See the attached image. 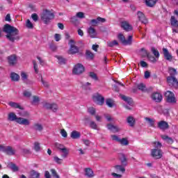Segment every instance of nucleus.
<instances>
[{
  "mask_svg": "<svg viewBox=\"0 0 178 178\" xmlns=\"http://www.w3.org/2000/svg\"><path fill=\"white\" fill-rule=\"evenodd\" d=\"M8 120L10 122H16V123L22 126H30V120L29 119L22 117L17 118V115L13 112L8 113Z\"/></svg>",
  "mask_w": 178,
  "mask_h": 178,
  "instance_id": "2",
  "label": "nucleus"
},
{
  "mask_svg": "<svg viewBox=\"0 0 178 178\" xmlns=\"http://www.w3.org/2000/svg\"><path fill=\"white\" fill-rule=\"evenodd\" d=\"M34 149L36 151V152H38L41 150V146L40 145V143L38 142H35L34 143Z\"/></svg>",
  "mask_w": 178,
  "mask_h": 178,
  "instance_id": "50",
  "label": "nucleus"
},
{
  "mask_svg": "<svg viewBox=\"0 0 178 178\" xmlns=\"http://www.w3.org/2000/svg\"><path fill=\"white\" fill-rule=\"evenodd\" d=\"M89 76L90 77V79H92V80H95V81H98V76H97V74H95V72H89Z\"/></svg>",
  "mask_w": 178,
  "mask_h": 178,
  "instance_id": "41",
  "label": "nucleus"
},
{
  "mask_svg": "<svg viewBox=\"0 0 178 178\" xmlns=\"http://www.w3.org/2000/svg\"><path fill=\"white\" fill-rule=\"evenodd\" d=\"M121 157L120 158V161L121 162V165L122 166H127V157L124 154H121Z\"/></svg>",
  "mask_w": 178,
  "mask_h": 178,
  "instance_id": "26",
  "label": "nucleus"
},
{
  "mask_svg": "<svg viewBox=\"0 0 178 178\" xmlns=\"http://www.w3.org/2000/svg\"><path fill=\"white\" fill-rule=\"evenodd\" d=\"M8 105L11 106V108H15V109H20L21 111H23V109H24V108H23L22 106H20V104L16 102H10L8 103Z\"/></svg>",
  "mask_w": 178,
  "mask_h": 178,
  "instance_id": "25",
  "label": "nucleus"
},
{
  "mask_svg": "<svg viewBox=\"0 0 178 178\" xmlns=\"http://www.w3.org/2000/svg\"><path fill=\"white\" fill-rule=\"evenodd\" d=\"M121 98L123 101H124V102H127L128 105H133V99L131 97L122 95Z\"/></svg>",
  "mask_w": 178,
  "mask_h": 178,
  "instance_id": "24",
  "label": "nucleus"
},
{
  "mask_svg": "<svg viewBox=\"0 0 178 178\" xmlns=\"http://www.w3.org/2000/svg\"><path fill=\"white\" fill-rule=\"evenodd\" d=\"M158 127L161 130L165 131V130H168V129H169V124L165 121H161L158 123Z\"/></svg>",
  "mask_w": 178,
  "mask_h": 178,
  "instance_id": "18",
  "label": "nucleus"
},
{
  "mask_svg": "<svg viewBox=\"0 0 178 178\" xmlns=\"http://www.w3.org/2000/svg\"><path fill=\"white\" fill-rule=\"evenodd\" d=\"M108 47H115V45H119V43L117 40H113L112 42H107Z\"/></svg>",
  "mask_w": 178,
  "mask_h": 178,
  "instance_id": "48",
  "label": "nucleus"
},
{
  "mask_svg": "<svg viewBox=\"0 0 178 178\" xmlns=\"http://www.w3.org/2000/svg\"><path fill=\"white\" fill-rule=\"evenodd\" d=\"M157 154H156V159H160V158H162V150L161 149H159L158 148H161V147H162V144L159 142H157Z\"/></svg>",
  "mask_w": 178,
  "mask_h": 178,
  "instance_id": "27",
  "label": "nucleus"
},
{
  "mask_svg": "<svg viewBox=\"0 0 178 178\" xmlns=\"http://www.w3.org/2000/svg\"><path fill=\"white\" fill-rule=\"evenodd\" d=\"M106 104L108 105L109 108L113 107V103L112 102V99H106Z\"/></svg>",
  "mask_w": 178,
  "mask_h": 178,
  "instance_id": "53",
  "label": "nucleus"
},
{
  "mask_svg": "<svg viewBox=\"0 0 178 178\" xmlns=\"http://www.w3.org/2000/svg\"><path fill=\"white\" fill-rule=\"evenodd\" d=\"M106 19L105 18H102L101 17H98L97 19H93L90 20L91 26H98L99 23H105Z\"/></svg>",
  "mask_w": 178,
  "mask_h": 178,
  "instance_id": "14",
  "label": "nucleus"
},
{
  "mask_svg": "<svg viewBox=\"0 0 178 178\" xmlns=\"http://www.w3.org/2000/svg\"><path fill=\"white\" fill-rule=\"evenodd\" d=\"M33 130H35V131H42L44 130V127H42V124L38 122H35L33 125L32 126Z\"/></svg>",
  "mask_w": 178,
  "mask_h": 178,
  "instance_id": "22",
  "label": "nucleus"
},
{
  "mask_svg": "<svg viewBox=\"0 0 178 178\" xmlns=\"http://www.w3.org/2000/svg\"><path fill=\"white\" fill-rule=\"evenodd\" d=\"M114 168L117 173H119V172H122V173H124V172H126V169L124 168V167H123L122 165H117L114 166Z\"/></svg>",
  "mask_w": 178,
  "mask_h": 178,
  "instance_id": "33",
  "label": "nucleus"
},
{
  "mask_svg": "<svg viewBox=\"0 0 178 178\" xmlns=\"http://www.w3.org/2000/svg\"><path fill=\"white\" fill-rule=\"evenodd\" d=\"M156 94V102H162V100L163 99V96L162 95V93L157 92Z\"/></svg>",
  "mask_w": 178,
  "mask_h": 178,
  "instance_id": "47",
  "label": "nucleus"
},
{
  "mask_svg": "<svg viewBox=\"0 0 178 178\" xmlns=\"http://www.w3.org/2000/svg\"><path fill=\"white\" fill-rule=\"evenodd\" d=\"M55 162H56V163H58L59 165H60V163H62V161H63L61 159H59V157L58 156H54V158Z\"/></svg>",
  "mask_w": 178,
  "mask_h": 178,
  "instance_id": "58",
  "label": "nucleus"
},
{
  "mask_svg": "<svg viewBox=\"0 0 178 178\" xmlns=\"http://www.w3.org/2000/svg\"><path fill=\"white\" fill-rule=\"evenodd\" d=\"M137 88L140 91H142V92H146V91H147V86H145V84H144L143 83L138 84Z\"/></svg>",
  "mask_w": 178,
  "mask_h": 178,
  "instance_id": "31",
  "label": "nucleus"
},
{
  "mask_svg": "<svg viewBox=\"0 0 178 178\" xmlns=\"http://www.w3.org/2000/svg\"><path fill=\"white\" fill-rule=\"evenodd\" d=\"M170 23L172 27H176V28L178 27V20L176 19V17H175V16L171 17Z\"/></svg>",
  "mask_w": 178,
  "mask_h": 178,
  "instance_id": "36",
  "label": "nucleus"
},
{
  "mask_svg": "<svg viewBox=\"0 0 178 178\" xmlns=\"http://www.w3.org/2000/svg\"><path fill=\"white\" fill-rule=\"evenodd\" d=\"M81 136V134H80V132H79L77 131H73L71 133V138H73L74 140L80 138Z\"/></svg>",
  "mask_w": 178,
  "mask_h": 178,
  "instance_id": "32",
  "label": "nucleus"
},
{
  "mask_svg": "<svg viewBox=\"0 0 178 178\" xmlns=\"http://www.w3.org/2000/svg\"><path fill=\"white\" fill-rule=\"evenodd\" d=\"M3 33H6L7 35L6 37L10 42H15V41H19V40H20L19 29L17 28L6 24L3 28Z\"/></svg>",
  "mask_w": 178,
  "mask_h": 178,
  "instance_id": "1",
  "label": "nucleus"
},
{
  "mask_svg": "<svg viewBox=\"0 0 178 178\" xmlns=\"http://www.w3.org/2000/svg\"><path fill=\"white\" fill-rule=\"evenodd\" d=\"M44 177L45 178H51V174L49 173V171H45L44 172Z\"/></svg>",
  "mask_w": 178,
  "mask_h": 178,
  "instance_id": "64",
  "label": "nucleus"
},
{
  "mask_svg": "<svg viewBox=\"0 0 178 178\" xmlns=\"http://www.w3.org/2000/svg\"><path fill=\"white\" fill-rule=\"evenodd\" d=\"M27 74H26V72H22L21 73V79L22 80H27Z\"/></svg>",
  "mask_w": 178,
  "mask_h": 178,
  "instance_id": "59",
  "label": "nucleus"
},
{
  "mask_svg": "<svg viewBox=\"0 0 178 178\" xmlns=\"http://www.w3.org/2000/svg\"><path fill=\"white\" fill-rule=\"evenodd\" d=\"M169 74H170V76L167 77V83L169 86H172L174 87V88H178V81L175 76V74H177V71H176V69L170 67L169 68Z\"/></svg>",
  "mask_w": 178,
  "mask_h": 178,
  "instance_id": "3",
  "label": "nucleus"
},
{
  "mask_svg": "<svg viewBox=\"0 0 178 178\" xmlns=\"http://www.w3.org/2000/svg\"><path fill=\"white\" fill-rule=\"evenodd\" d=\"M40 19L44 24H49L51 21L55 19V13L48 9L44 10L41 14Z\"/></svg>",
  "mask_w": 178,
  "mask_h": 178,
  "instance_id": "4",
  "label": "nucleus"
},
{
  "mask_svg": "<svg viewBox=\"0 0 178 178\" xmlns=\"http://www.w3.org/2000/svg\"><path fill=\"white\" fill-rule=\"evenodd\" d=\"M164 95L166 98L167 102H169L170 104H176V97H175V93H173L172 91L167 90Z\"/></svg>",
  "mask_w": 178,
  "mask_h": 178,
  "instance_id": "6",
  "label": "nucleus"
},
{
  "mask_svg": "<svg viewBox=\"0 0 178 178\" xmlns=\"http://www.w3.org/2000/svg\"><path fill=\"white\" fill-rule=\"evenodd\" d=\"M31 18L33 19V22H38V15H37V13L32 14Z\"/></svg>",
  "mask_w": 178,
  "mask_h": 178,
  "instance_id": "56",
  "label": "nucleus"
},
{
  "mask_svg": "<svg viewBox=\"0 0 178 178\" xmlns=\"http://www.w3.org/2000/svg\"><path fill=\"white\" fill-rule=\"evenodd\" d=\"M147 123L150 126V127H154L155 124V121L148 117L145 118Z\"/></svg>",
  "mask_w": 178,
  "mask_h": 178,
  "instance_id": "38",
  "label": "nucleus"
},
{
  "mask_svg": "<svg viewBox=\"0 0 178 178\" xmlns=\"http://www.w3.org/2000/svg\"><path fill=\"white\" fill-rule=\"evenodd\" d=\"M161 138L168 143V144H173V139L166 135H161Z\"/></svg>",
  "mask_w": 178,
  "mask_h": 178,
  "instance_id": "35",
  "label": "nucleus"
},
{
  "mask_svg": "<svg viewBox=\"0 0 178 178\" xmlns=\"http://www.w3.org/2000/svg\"><path fill=\"white\" fill-rule=\"evenodd\" d=\"M29 178H40V173L34 170H32L30 172Z\"/></svg>",
  "mask_w": 178,
  "mask_h": 178,
  "instance_id": "37",
  "label": "nucleus"
},
{
  "mask_svg": "<svg viewBox=\"0 0 178 178\" xmlns=\"http://www.w3.org/2000/svg\"><path fill=\"white\" fill-rule=\"evenodd\" d=\"M111 138L113 141H117V143H120L121 145H129V140H127V138H126L120 139L116 135H111Z\"/></svg>",
  "mask_w": 178,
  "mask_h": 178,
  "instance_id": "11",
  "label": "nucleus"
},
{
  "mask_svg": "<svg viewBox=\"0 0 178 178\" xmlns=\"http://www.w3.org/2000/svg\"><path fill=\"white\" fill-rule=\"evenodd\" d=\"M89 127L93 130H98V125H97V123H95L94 121H90L89 122Z\"/></svg>",
  "mask_w": 178,
  "mask_h": 178,
  "instance_id": "40",
  "label": "nucleus"
},
{
  "mask_svg": "<svg viewBox=\"0 0 178 178\" xmlns=\"http://www.w3.org/2000/svg\"><path fill=\"white\" fill-rule=\"evenodd\" d=\"M40 81L43 84L44 87H46L47 88L49 87V84L48 83L47 81H45V80H44L42 75H40Z\"/></svg>",
  "mask_w": 178,
  "mask_h": 178,
  "instance_id": "49",
  "label": "nucleus"
},
{
  "mask_svg": "<svg viewBox=\"0 0 178 178\" xmlns=\"http://www.w3.org/2000/svg\"><path fill=\"white\" fill-rule=\"evenodd\" d=\"M149 77H151V72L149 71H145V79H148Z\"/></svg>",
  "mask_w": 178,
  "mask_h": 178,
  "instance_id": "63",
  "label": "nucleus"
},
{
  "mask_svg": "<svg viewBox=\"0 0 178 178\" xmlns=\"http://www.w3.org/2000/svg\"><path fill=\"white\" fill-rule=\"evenodd\" d=\"M107 129L108 130H110V131H112L113 133H119L120 131V129L118 126H115L112 124H107Z\"/></svg>",
  "mask_w": 178,
  "mask_h": 178,
  "instance_id": "21",
  "label": "nucleus"
},
{
  "mask_svg": "<svg viewBox=\"0 0 178 178\" xmlns=\"http://www.w3.org/2000/svg\"><path fill=\"white\" fill-rule=\"evenodd\" d=\"M24 97H28V98L30 97H31V92L25 90V91L24 92Z\"/></svg>",
  "mask_w": 178,
  "mask_h": 178,
  "instance_id": "62",
  "label": "nucleus"
},
{
  "mask_svg": "<svg viewBox=\"0 0 178 178\" xmlns=\"http://www.w3.org/2000/svg\"><path fill=\"white\" fill-rule=\"evenodd\" d=\"M163 54L166 60H168L169 62H172V60H173V56H172V53L169 52L168 49H163Z\"/></svg>",
  "mask_w": 178,
  "mask_h": 178,
  "instance_id": "13",
  "label": "nucleus"
},
{
  "mask_svg": "<svg viewBox=\"0 0 178 178\" xmlns=\"http://www.w3.org/2000/svg\"><path fill=\"white\" fill-rule=\"evenodd\" d=\"M140 52H141V56L143 58H145V56H148V55L149 54V53H148V51H147L145 48H142L140 49Z\"/></svg>",
  "mask_w": 178,
  "mask_h": 178,
  "instance_id": "42",
  "label": "nucleus"
},
{
  "mask_svg": "<svg viewBox=\"0 0 178 178\" xmlns=\"http://www.w3.org/2000/svg\"><path fill=\"white\" fill-rule=\"evenodd\" d=\"M151 51L154 56H152L149 53L147 57L148 58L149 60H150V62H153V63H154V62L156 61V59L155 58V56H156V49L155 47H152Z\"/></svg>",
  "mask_w": 178,
  "mask_h": 178,
  "instance_id": "15",
  "label": "nucleus"
},
{
  "mask_svg": "<svg viewBox=\"0 0 178 178\" xmlns=\"http://www.w3.org/2000/svg\"><path fill=\"white\" fill-rule=\"evenodd\" d=\"M55 147H56V148L59 149L63 154L62 155L63 158H67V155H69V149H67V148H66V147H65V145H63L60 143H56L55 144Z\"/></svg>",
  "mask_w": 178,
  "mask_h": 178,
  "instance_id": "7",
  "label": "nucleus"
},
{
  "mask_svg": "<svg viewBox=\"0 0 178 178\" xmlns=\"http://www.w3.org/2000/svg\"><path fill=\"white\" fill-rule=\"evenodd\" d=\"M4 153L6 154V155L12 156L16 154V150L11 146H7L6 149H4Z\"/></svg>",
  "mask_w": 178,
  "mask_h": 178,
  "instance_id": "17",
  "label": "nucleus"
},
{
  "mask_svg": "<svg viewBox=\"0 0 178 178\" xmlns=\"http://www.w3.org/2000/svg\"><path fill=\"white\" fill-rule=\"evenodd\" d=\"M54 38H55V40L56 41H60V34H59V33H56L55 35H54Z\"/></svg>",
  "mask_w": 178,
  "mask_h": 178,
  "instance_id": "61",
  "label": "nucleus"
},
{
  "mask_svg": "<svg viewBox=\"0 0 178 178\" xmlns=\"http://www.w3.org/2000/svg\"><path fill=\"white\" fill-rule=\"evenodd\" d=\"M88 33L90 38H95V36L97 35V31H95V29H94L92 26L88 28Z\"/></svg>",
  "mask_w": 178,
  "mask_h": 178,
  "instance_id": "23",
  "label": "nucleus"
},
{
  "mask_svg": "<svg viewBox=\"0 0 178 178\" xmlns=\"http://www.w3.org/2000/svg\"><path fill=\"white\" fill-rule=\"evenodd\" d=\"M10 78L12 81H19L20 79V76L15 72H12L10 74Z\"/></svg>",
  "mask_w": 178,
  "mask_h": 178,
  "instance_id": "34",
  "label": "nucleus"
},
{
  "mask_svg": "<svg viewBox=\"0 0 178 178\" xmlns=\"http://www.w3.org/2000/svg\"><path fill=\"white\" fill-rule=\"evenodd\" d=\"M138 19L140 22H141V23H143L144 24H147L148 22L145 17V15L141 11L138 12Z\"/></svg>",
  "mask_w": 178,
  "mask_h": 178,
  "instance_id": "19",
  "label": "nucleus"
},
{
  "mask_svg": "<svg viewBox=\"0 0 178 178\" xmlns=\"http://www.w3.org/2000/svg\"><path fill=\"white\" fill-rule=\"evenodd\" d=\"M50 172H51V175L53 176V177L60 178V177H59V175H58V172H56V169L51 168L50 170Z\"/></svg>",
  "mask_w": 178,
  "mask_h": 178,
  "instance_id": "45",
  "label": "nucleus"
},
{
  "mask_svg": "<svg viewBox=\"0 0 178 178\" xmlns=\"http://www.w3.org/2000/svg\"><path fill=\"white\" fill-rule=\"evenodd\" d=\"M84 65L81 63H78L74 66L72 73L73 74H82V73H84Z\"/></svg>",
  "mask_w": 178,
  "mask_h": 178,
  "instance_id": "9",
  "label": "nucleus"
},
{
  "mask_svg": "<svg viewBox=\"0 0 178 178\" xmlns=\"http://www.w3.org/2000/svg\"><path fill=\"white\" fill-rule=\"evenodd\" d=\"M33 69L35 70V73H36V74H38V65H37V61L33 60Z\"/></svg>",
  "mask_w": 178,
  "mask_h": 178,
  "instance_id": "52",
  "label": "nucleus"
},
{
  "mask_svg": "<svg viewBox=\"0 0 178 178\" xmlns=\"http://www.w3.org/2000/svg\"><path fill=\"white\" fill-rule=\"evenodd\" d=\"M68 44L70 47L68 54L70 55H74V54L79 53V48L75 45L76 42L71 39Z\"/></svg>",
  "mask_w": 178,
  "mask_h": 178,
  "instance_id": "8",
  "label": "nucleus"
},
{
  "mask_svg": "<svg viewBox=\"0 0 178 178\" xmlns=\"http://www.w3.org/2000/svg\"><path fill=\"white\" fill-rule=\"evenodd\" d=\"M88 112H89V113L92 115H95V108L94 107H90L88 109Z\"/></svg>",
  "mask_w": 178,
  "mask_h": 178,
  "instance_id": "54",
  "label": "nucleus"
},
{
  "mask_svg": "<svg viewBox=\"0 0 178 178\" xmlns=\"http://www.w3.org/2000/svg\"><path fill=\"white\" fill-rule=\"evenodd\" d=\"M86 55L87 59H90V60H92V59H94V53L91 52V51L87 50L86 52Z\"/></svg>",
  "mask_w": 178,
  "mask_h": 178,
  "instance_id": "39",
  "label": "nucleus"
},
{
  "mask_svg": "<svg viewBox=\"0 0 178 178\" xmlns=\"http://www.w3.org/2000/svg\"><path fill=\"white\" fill-rule=\"evenodd\" d=\"M76 17H79V19H84L86 17L84 16V13L83 12H79L76 13Z\"/></svg>",
  "mask_w": 178,
  "mask_h": 178,
  "instance_id": "57",
  "label": "nucleus"
},
{
  "mask_svg": "<svg viewBox=\"0 0 178 178\" xmlns=\"http://www.w3.org/2000/svg\"><path fill=\"white\" fill-rule=\"evenodd\" d=\"M10 168L13 170V172H17L19 170V167L15 163H10Z\"/></svg>",
  "mask_w": 178,
  "mask_h": 178,
  "instance_id": "46",
  "label": "nucleus"
},
{
  "mask_svg": "<svg viewBox=\"0 0 178 178\" xmlns=\"http://www.w3.org/2000/svg\"><path fill=\"white\" fill-rule=\"evenodd\" d=\"M49 49L51 51H52V52H56V51L58 49V47L56 44H55V43L51 42L49 44Z\"/></svg>",
  "mask_w": 178,
  "mask_h": 178,
  "instance_id": "43",
  "label": "nucleus"
},
{
  "mask_svg": "<svg viewBox=\"0 0 178 178\" xmlns=\"http://www.w3.org/2000/svg\"><path fill=\"white\" fill-rule=\"evenodd\" d=\"M57 59L58 60L59 65H65L66 63V59H65L62 56H56Z\"/></svg>",
  "mask_w": 178,
  "mask_h": 178,
  "instance_id": "44",
  "label": "nucleus"
},
{
  "mask_svg": "<svg viewBox=\"0 0 178 178\" xmlns=\"http://www.w3.org/2000/svg\"><path fill=\"white\" fill-rule=\"evenodd\" d=\"M85 175L87 176V177L92 178L94 177V171H92V169L91 168H86Z\"/></svg>",
  "mask_w": 178,
  "mask_h": 178,
  "instance_id": "28",
  "label": "nucleus"
},
{
  "mask_svg": "<svg viewBox=\"0 0 178 178\" xmlns=\"http://www.w3.org/2000/svg\"><path fill=\"white\" fill-rule=\"evenodd\" d=\"M60 134H61L62 137H63L64 138H67V132H66V130L61 129Z\"/></svg>",
  "mask_w": 178,
  "mask_h": 178,
  "instance_id": "55",
  "label": "nucleus"
},
{
  "mask_svg": "<svg viewBox=\"0 0 178 178\" xmlns=\"http://www.w3.org/2000/svg\"><path fill=\"white\" fill-rule=\"evenodd\" d=\"M26 26L27 29H34V25H33V23H31V21H30V19L26 20Z\"/></svg>",
  "mask_w": 178,
  "mask_h": 178,
  "instance_id": "51",
  "label": "nucleus"
},
{
  "mask_svg": "<svg viewBox=\"0 0 178 178\" xmlns=\"http://www.w3.org/2000/svg\"><path fill=\"white\" fill-rule=\"evenodd\" d=\"M92 100L97 105H102L103 104H105V97L99 93L92 96Z\"/></svg>",
  "mask_w": 178,
  "mask_h": 178,
  "instance_id": "10",
  "label": "nucleus"
},
{
  "mask_svg": "<svg viewBox=\"0 0 178 178\" xmlns=\"http://www.w3.org/2000/svg\"><path fill=\"white\" fill-rule=\"evenodd\" d=\"M121 27L125 30V31H131L133 30V26L129 24V22L124 21L121 23Z\"/></svg>",
  "mask_w": 178,
  "mask_h": 178,
  "instance_id": "20",
  "label": "nucleus"
},
{
  "mask_svg": "<svg viewBox=\"0 0 178 178\" xmlns=\"http://www.w3.org/2000/svg\"><path fill=\"white\" fill-rule=\"evenodd\" d=\"M146 6H148L149 8H153V6H155V3H156V0H145Z\"/></svg>",
  "mask_w": 178,
  "mask_h": 178,
  "instance_id": "30",
  "label": "nucleus"
},
{
  "mask_svg": "<svg viewBox=\"0 0 178 178\" xmlns=\"http://www.w3.org/2000/svg\"><path fill=\"white\" fill-rule=\"evenodd\" d=\"M44 106L46 109H51L53 112H56L58 109V104H56L46 103Z\"/></svg>",
  "mask_w": 178,
  "mask_h": 178,
  "instance_id": "16",
  "label": "nucleus"
},
{
  "mask_svg": "<svg viewBox=\"0 0 178 178\" xmlns=\"http://www.w3.org/2000/svg\"><path fill=\"white\" fill-rule=\"evenodd\" d=\"M118 40H120L122 45H131L133 42V35L128 36V39L126 40V37H124V35L120 33L118 35Z\"/></svg>",
  "mask_w": 178,
  "mask_h": 178,
  "instance_id": "5",
  "label": "nucleus"
},
{
  "mask_svg": "<svg viewBox=\"0 0 178 178\" xmlns=\"http://www.w3.org/2000/svg\"><path fill=\"white\" fill-rule=\"evenodd\" d=\"M7 60L10 66H15L17 63V56L15 54H12L7 57Z\"/></svg>",
  "mask_w": 178,
  "mask_h": 178,
  "instance_id": "12",
  "label": "nucleus"
},
{
  "mask_svg": "<svg viewBox=\"0 0 178 178\" xmlns=\"http://www.w3.org/2000/svg\"><path fill=\"white\" fill-rule=\"evenodd\" d=\"M33 102H34L35 104H37V102H40V97H38V96H33Z\"/></svg>",
  "mask_w": 178,
  "mask_h": 178,
  "instance_id": "60",
  "label": "nucleus"
},
{
  "mask_svg": "<svg viewBox=\"0 0 178 178\" xmlns=\"http://www.w3.org/2000/svg\"><path fill=\"white\" fill-rule=\"evenodd\" d=\"M127 122L131 127H134V124H136V120L133 116H129L127 118Z\"/></svg>",
  "mask_w": 178,
  "mask_h": 178,
  "instance_id": "29",
  "label": "nucleus"
}]
</instances>
